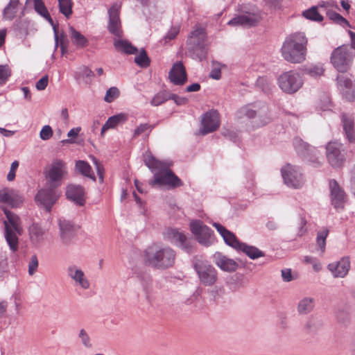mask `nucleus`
Returning a JSON list of instances; mask_svg holds the SVG:
<instances>
[{"instance_id": "9d476101", "label": "nucleus", "mask_w": 355, "mask_h": 355, "mask_svg": "<svg viewBox=\"0 0 355 355\" xmlns=\"http://www.w3.org/2000/svg\"><path fill=\"white\" fill-rule=\"evenodd\" d=\"M163 234L166 240L169 241L184 252L187 253L193 252L195 241L193 239L187 237L183 232L176 228L168 227Z\"/></svg>"}, {"instance_id": "603ef678", "label": "nucleus", "mask_w": 355, "mask_h": 355, "mask_svg": "<svg viewBox=\"0 0 355 355\" xmlns=\"http://www.w3.org/2000/svg\"><path fill=\"white\" fill-rule=\"evenodd\" d=\"M80 130H81L80 127H76V128H71L67 133V137L69 138L62 140L61 143L63 144L75 143V141L73 140V139L76 138L78 135Z\"/></svg>"}, {"instance_id": "20e7f679", "label": "nucleus", "mask_w": 355, "mask_h": 355, "mask_svg": "<svg viewBox=\"0 0 355 355\" xmlns=\"http://www.w3.org/2000/svg\"><path fill=\"white\" fill-rule=\"evenodd\" d=\"M146 262L157 269H166L173 266L175 252L171 248H158L155 245L145 251Z\"/></svg>"}, {"instance_id": "412c9836", "label": "nucleus", "mask_w": 355, "mask_h": 355, "mask_svg": "<svg viewBox=\"0 0 355 355\" xmlns=\"http://www.w3.org/2000/svg\"><path fill=\"white\" fill-rule=\"evenodd\" d=\"M59 236L64 245H71L77 235L80 226L74 223H58Z\"/></svg>"}, {"instance_id": "c85d7f7f", "label": "nucleus", "mask_w": 355, "mask_h": 355, "mask_svg": "<svg viewBox=\"0 0 355 355\" xmlns=\"http://www.w3.org/2000/svg\"><path fill=\"white\" fill-rule=\"evenodd\" d=\"M69 33L71 41L73 45H74L78 49H83L86 48L89 44L88 39L83 35L80 31H77L74 27H69Z\"/></svg>"}, {"instance_id": "9b49d317", "label": "nucleus", "mask_w": 355, "mask_h": 355, "mask_svg": "<svg viewBox=\"0 0 355 355\" xmlns=\"http://www.w3.org/2000/svg\"><path fill=\"white\" fill-rule=\"evenodd\" d=\"M284 182L288 187L298 189L304 182V176L300 167L287 164L281 168Z\"/></svg>"}, {"instance_id": "4be33fe9", "label": "nucleus", "mask_w": 355, "mask_h": 355, "mask_svg": "<svg viewBox=\"0 0 355 355\" xmlns=\"http://www.w3.org/2000/svg\"><path fill=\"white\" fill-rule=\"evenodd\" d=\"M350 258L348 256L342 257L339 261L330 263L327 269L335 278H344L350 269Z\"/></svg>"}, {"instance_id": "bb28decb", "label": "nucleus", "mask_w": 355, "mask_h": 355, "mask_svg": "<svg viewBox=\"0 0 355 355\" xmlns=\"http://www.w3.org/2000/svg\"><path fill=\"white\" fill-rule=\"evenodd\" d=\"M214 262L222 270L233 272L238 268V263L221 252H216L214 254Z\"/></svg>"}, {"instance_id": "c9c22d12", "label": "nucleus", "mask_w": 355, "mask_h": 355, "mask_svg": "<svg viewBox=\"0 0 355 355\" xmlns=\"http://www.w3.org/2000/svg\"><path fill=\"white\" fill-rule=\"evenodd\" d=\"M302 15L306 19L316 22H321L324 19L323 16L318 11V7L315 6L304 10Z\"/></svg>"}, {"instance_id": "5701e85b", "label": "nucleus", "mask_w": 355, "mask_h": 355, "mask_svg": "<svg viewBox=\"0 0 355 355\" xmlns=\"http://www.w3.org/2000/svg\"><path fill=\"white\" fill-rule=\"evenodd\" d=\"M85 189L81 185L71 184L66 188L67 198L77 206H83L85 203Z\"/></svg>"}, {"instance_id": "6ab92c4d", "label": "nucleus", "mask_w": 355, "mask_h": 355, "mask_svg": "<svg viewBox=\"0 0 355 355\" xmlns=\"http://www.w3.org/2000/svg\"><path fill=\"white\" fill-rule=\"evenodd\" d=\"M4 236L10 249L15 252L18 249V236L22 233L20 223H4Z\"/></svg>"}, {"instance_id": "4c0bfd02", "label": "nucleus", "mask_w": 355, "mask_h": 355, "mask_svg": "<svg viewBox=\"0 0 355 355\" xmlns=\"http://www.w3.org/2000/svg\"><path fill=\"white\" fill-rule=\"evenodd\" d=\"M73 6L72 0H58L59 12L67 19H69L72 15Z\"/></svg>"}, {"instance_id": "13d9d810", "label": "nucleus", "mask_w": 355, "mask_h": 355, "mask_svg": "<svg viewBox=\"0 0 355 355\" xmlns=\"http://www.w3.org/2000/svg\"><path fill=\"white\" fill-rule=\"evenodd\" d=\"M180 32V26H172L166 33V35L164 37V40L165 42L168 41H171L176 37Z\"/></svg>"}, {"instance_id": "6e6552de", "label": "nucleus", "mask_w": 355, "mask_h": 355, "mask_svg": "<svg viewBox=\"0 0 355 355\" xmlns=\"http://www.w3.org/2000/svg\"><path fill=\"white\" fill-rule=\"evenodd\" d=\"M277 83L284 92L293 94L302 87L304 81L302 76L298 71L290 70L279 76Z\"/></svg>"}, {"instance_id": "c756f323", "label": "nucleus", "mask_w": 355, "mask_h": 355, "mask_svg": "<svg viewBox=\"0 0 355 355\" xmlns=\"http://www.w3.org/2000/svg\"><path fill=\"white\" fill-rule=\"evenodd\" d=\"M28 232L31 242L37 245L44 240L46 230L41 227L40 223H32L28 228Z\"/></svg>"}, {"instance_id": "3c124183", "label": "nucleus", "mask_w": 355, "mask_h": 355, "mask_svg": "<svg viewBox=\"0 0 355 355\" xmlns=\"http://www.w3.org/2000/svg\"><path fill=\"white\" fill-rule=\"evenodd\" d=\"M305 71L306 74L312 77L317 78L324 73V69L322 66L313 65L306 68Z\"/></svg>"}, {"instance_id": "aec40b11", "label": "nucleus", "mask_w": 355, "mask_h": 355, "mask_svg": "<svg viewBox=\"0 0 355 355\" xmlns=\"http://www.w3.org/2000/svg\"><path fill=\"white\" fill-rule=\"evenodd\" d=\"M28 1L29 0H26V1ZM33 8L35 11L42 17L45 19L52 26L54 33V40L55 41V46L57 47L58 45V23H54L43 0H33Z\"/></svg>"}, {"instance_id": "338daca9", "label": "nucleus", "mask_w": 355, "mask_h": 355, "mask_svg": "<svg viewBox=\"0 0 355 355\" xmlns=\"http://www.w3.org/2000/svg\"><path fill=\"white\" fill-rule=\"evenodd\" d=\"M10 190H8L6 188L0 189V202L6 203L8 201L10 197Z\"/></svg>"}, {"instance_id": "b1692460", "label": "nucleus", "mask_w": 355, "mask_h": 355, "mask_svg": "<svg viewBox=\"0 0 355 355\" xmlns=\"http://www.w3.org/2000/svg\"><path fill=\"white\" fill-rule=\"evenodd\" d=\"M58 196L53 189H41L35 196V200L43 206L46 212H50L56 202Z\"/></svg>"}, {"instance_id": "f257e3e1", "label": "nucleus", "mask_w": 355, "mask_h": 355, "mask_svg": "<svg viewBox=\"0 0 355 355\" xmlns=\"http://www.w3.org/2000/svg\"><path fill=\"white\" fill-rule=\"evenodd\" d=\"M144 162L153 173V179L148 181L152 187L166 186L168 189H173L183 185V182L169 168L170 164L166 162L158 160L151 154L145 157Z\"/></svg>"}, {"instance_id": "a18cd8bd", "label": "nucleus", "mask_w": 355, "mask_h": 355, "mask_svg": "<svg viewBox=\"0 0 355 355\" xmlns=\"http://www.w3.org/2000/svg\"><path fill=\"white\" fill-rule=\"evenodd\" d=\"M137 277L138 279L140 281L144 291L147 293L151 288V276L148 272H139L137 273Z\"/></svg>"}, {"instance_id": "1a4fd4ad", "label": "nucleus", "mask_w": 355, "mask_h": 355, "mask_svg": "<svg viewBox=\"0 0 355 355\" xmlns=\"http://www.w3.org/2000/svg\"><path fill=\"white\" fill-rule=\"evenodd\" d=\"M352 59V51L348 47L344 46L335 49L330 58L331 64L340 73H345L348 71Z\"/></svg>"}, {"instance_id": "a211bd4d", "label": "nucleus", "mask_w": 355, "mask_h": 355, "mask_svg": "<svg viewBox=\"0 0 355 355\" xmlns=\"http://www.w3.org/2000/svg\"><path fill=\"white\" fill-rule=\"evenodd\" d=\"M329 188L331 205L336 209L343 208L347 199V196L343 189L334 179L329 180Z\"/></svg>"}, {"instance_id": "a878e982", "label": "nucleus", "mask_w": 355, "mask_h": 355, "mask_svg": "<svg viewBox=\"0 0 355 355\" xmlns=\"http://www.w3.org/2000/svg\"><path fill=\"white\" fill-rule=\"evenodd\" d=\"M63 162L60 159L53 162L51 164L46 175V178L51 186L58 187L60 184V180L63 175Z\"/></svg>"}, {"instance_id": "58836bf2", "label": "nucleus", "mask_w": 355, "mask_h": 355, "mask_svg": "<svg viewBox=\"0 0 355 355\" xmlns=\"http://www.w3.org/2000/svg\"><path fill=\"white\" fill-rule=\"evenodd\" d=\"M326 15L327 17L336 24L340 25L343 27L349 26V21L345 17L332 10H327L326 11Z\"/></svg>"}, {"instance_id": "680f3d73", "label": "nucleus", "mask_w": 355, "mask_h": 355, "mask_svg": "<svg viewBox=\"0 0 355 355\" xmlns=\"http://www.w3.org/2000/svg\"><path fill=\"white\" fill-rule=\"evenodd\" d=\"M19 166V162L17 161V160H15L14 162H12L11 164V166H10V171L7 175V180L8 181H12L15 180V172Z\"/></svg>"}, {"instance_id": "79ce46f5", "label": "nucleus", "mask_w": 355, "mask_h": 355, "mask_svg": "<svg viewBox=\"0 0 355 355\" xmlns=\"http://www.w3.org/2000/svg\"><path fill=\"white\" fill-rule=\"evenodd\" d=\"M170 93L166 90H162L157 93L150 101L153 106H159L169 100Z\"/></svg>"}, {"instance_id": "6e6d98bb", "label": "nucleus", "mask_w": 355, "mask_h": 355, "mask_svg": "<svg viewBox=\"0 0 355 355\" xmlns=\"http://www.w3.org/2000/svg\"><path fill=\"white\" fill-rule=\"evenodd\" d=\"M38 268V259L35 254L31 256L29 263H28V274L33 275Z\"/></svg>"}, {"instance_id": "e433bc0d", "label": "nucleus", "mask_w": 355, "mask_h": 355, "mask_svg": "<svg viewBox=\"0 0 355 355\" xmlns=\"http://www.w3.org/2000/svg\"><path fill=\"white\" fill-rule=\"evenodd\" d=\"M329 230L327 227H323L322 229L318 230L316 237V245L323 254L325 252L326 239L329 234Z\"/></svg>"}, {"instance_id": "7ed1b4c3", "label": "nucleus", "mask_w": 355, "mask_h": 355, "mask_svg": "<svg viewBox=\"0 0 355 355\" xmlns=\"http://www.w3.org/2000/svg\"><path fill=\"white\" fill-rule=\"evenodd\" d=\"M268 108L262 101L245 105L236 112V117L239 119L246 118L252 121V129L263 126L268 123Z\"/></svg>"}, {"instance_id": "473e14b6", "label": "nucleus", "mask_w": 355, "mask_h": 355, "mask_svg": "<svg viewBox=\"0 0 355 355\" xmlns=\"http://www.w3.org/2000/svg\"><path fill=\"white\" fill-rule=\"evenodd\" d=\"M237 251L243 252L250 259L253 260L265 256V253L257 247L247 245L245 243H241Z\"/></svg>"}, {"instance_id": "09e8293b", "label": "nucleus", "mask_w": 355, "mask_h": 355, "mask_svg": "<svg viewBox=\"0 0 355 355\" xmlns=\"http://www.w3.org/2000/svg\"><path fill=\"white\" fill-rule=\"evenodd\" d=\"M256 85L264 93L269 92L271 89V84L266 77H259L257 80Z\"/></svg>"}, {"instance_id": "f3484780", "label": "nucleus", "mask_w": 355, "mask_h": 355, "mask_svg": "<svg viewBox=\"0 0 355 355\" xmlns=\"http://www.w3.org/2000/svg\"><path fill=\"white\" fill-rule=\"evenodd\" d=\"M121 5L114 3L107 10V30L113 35L121 37V22L119 17Z\"/></svg>"}, {"instance_id": "cd10ccee", "label": "nucleus", "mask_w": 355, "mask_h": 355, "mask_svg": "<svg viewBox=\"0 0 355 355\" xmlns=\"http://www.w3.org/2000/svg\"><path fill=\"white\" fill-rule=\"evenodd\" d=\"M212 224L216 228L220 234L222 236L225 243L237 250L240 245L241 244V242L237 240L235 235L230 231L227 230L220 223Z\"/></svg>"}, {"instance_id": "f704fd0d", "label": "nucleus", "mask_w": 355, "mask_h": 355, "mask_svg": "<svg viewBox=\"0 0 355 355\" xmlns=\"http://www.w3.org/2000/svg\"><path fill=\"white\" fill-rule=\"evenodd\" d=\"M314 306V298L305 297L299 302L297 305V311L301 315H306L313 311Z\"/></svg>"}, {"instance_id": "49530a36", "label": "nucleus", "mask_w": 355, "mask_h": 355, "mask_svg": "<svg viewBox=\"0 0 355 355\" xmlns=\"http://www.w3.org/2000/svg\"><path fill=\"white\" fill-rule=\"evenodd\" d=\"M78 337L84 347L86 349H91L93 347L92 339L85 329H81L79 331Z\"/></svg>"}, {"instance_id": "69168bd1", "label": "nucleus", "mask_w": 355, "mask_h": 355, "mask_svg": "<svg viewBox=\"0 0 355 355\" xmlns=\"http://www.w3.org/2000/svg\"><path fill=\"white\" fill-rule=\"evenodd\" d=\"M282 277L284 282H289L293 280V275L291 269L282 270Z\"/></svg>"}, {"instance_id": "052dcab7", "label": "nucleus", "mask_w": 355, "mask_h": 355, "mask_svg": "<svg viewBox=\"0 0 355 355\" xmlns=\"http://www.w3.org/2000/svg\"><path fill=\"white\" fill-rule=\"evenodd\" d=\"M93 163L96 166V169L97 172V175L98 176L99 182H103L104 179V168L103 166L100 164L98 160L96 157H93Z\"/></svg>"}, {"instance_id": "72a5a7b5", "label": "nucleus", "mask_w": 355, "mask_h": 355, "mask_svg": "<svg viewBox=\"0 0 355 355\" xmlns=\"http://www.w3.org/2000/svg\"><path fill=\"white\" fill-rule=\"evenodd\" d=\"M75 168L76 170L78 171L83 176L89 178L94 181L96 180V177L93 173L92 166L87 161H76Z\"/></svg>"}, {"instance_id": "7c9ffc66", "label": "nucleus", "mask_w": 355, "mask_h": 355, "mask_svg": "<svg viewBox=\"0 0 355 355\" xmlns=\"http://www.w3.org/2000/svg\"><path fill=\"white\" fill-rule=\"evenodd\" d=\"M114 46L117 51L127 55H135L138 52V49L127 40H116L114 42Z\"/></svg>"}, {"instance_id": "ddd939ff", "label": "nucleus", "mask_w": 355, "mask_h": 355, "mask_svg": "<svg viewBox=\"0 0 355 355\" xmlns=\"http://www.w3.org/2000/svg\"><path fill=\"white\" fill-rule=\"evenodd\" d=\"M190 230L198 242L204 246L208 247L215 241L213 230L203 223H190Z\"/></svg>"}, {"instance_id": "f03ea898", "label": "nucleus", "mask_w": 355, "mask_h": 355, "mask_svg": "<svg viewBox=\"0 0 355 355\" xmlns=\"http://www.w3.org/2000/svg\"><path fill=\"white\" fill-rule=\"evenodd\" d=\"M307 39L302 32L286 37L282 46V55L288 62L300 63L305 60Z\"/></svg>"}, {"instance_id": "de8ad7c7", "label": "nucleus", "mask_w": 355, "mask_h": 355, "mask_svg": "<svg viewBox=\"0 0 355 355\" xmlns=\"http://www.w3.org/2000/svg\"><path fill=\"white\" fill-rule=\"evenodd\" d=\"M11 76V70L8 64H0V85H4Z\"/></svg>"}, {"instance_id": "8fccbe9b", "label": "nucleus", "mask_w": 355, "mask_h": 355, "mask_svg": "<svg viewBox=\"0 0 355 355\" xmlns=\"http://www.w3.org/2000/svg\"><path fill=\"white\" fill-rule=\"evenodd\" d=\"M119 90L116 87H112L109 88L104 97V101L107 103H112L119 96Z\"/></svg>"}, {"instance_id": "5fc2aeb1", "label": "nucleus", "mask_w": 355, "mask_h": 355, "mask_svg": "<svg viewBox=\"0 0 355 355\" xmlns=\"http://www.w3.org/2000/svg\"><path fill=\"white\" fill-rule=\"evenodd\" d=\"M154 128L155 125H149L148 123H141L134 130L132 137L136 138L148 130H149V132H150Z\"/></svg>"}, {"instance_id": "e2e57ef3", "label": "nucleus", "mask_w": 355, "mask_h": 355, "mask_svg": "<svg viewBox=\"0 0 355 355\" xmlns=\"http://www.w3.org/2000/svg\"><path fill=\"white\" fill-rule=\"evenodd\" d=\"M2 210L7 218V221L3 220V222H17L19 217L15 214H14L5 207H2Z\"/></svg>"}, {"instance_id": "0e129e2a", "label": "nucleus", "mask_w": 355, "mask_h": 355, "mask_svg": "<svg viewBox=\"0 0 355 355\" xmlns=\"http://www.w3.org/2000/svg\"><path fill=\"white\" fill-rule=\"evenodd\" d=\"M49 83V77L47 75L42 76L36 82L35 87L38 91H42L46 89Z\"/></svg>"}, {"instance_id": "2eb2a0df", "label": "nucleus", "mask_w": 355, "mask_h": 355, "mask_svg": "<svg viewBox=\"0 0 355 355\" xmlns=\"http://www.w3.org/2000/svg\"><path fill=\"white\" fill-rule=\"evenodd\" d=\"M220 126V117L216 110H210L202 116L200 132L206 135L216 131Z\"/></svg>"}, {"instance_id": "dca6fc26", "label": "nucleus", "mask_w": 355, "mask_h": 355, "mask_svg": "<svg viewBox=\"0 0 355 355\" xmlns=\"http://www.w3.org/2000/svg\"><path fill=\"white\" fill-rule=\"evenodd\" d=\"M66 272L67 277L73 282L74 286L83 290H87L90 288V282L80 266L76 264H71L67 266Z\"/></svg>"}, {"instance_id": "c03bdc74", "label": "nucleus", "mask_w": 355, "mask_h": 355, "mask_svg": "<svg viewBox=\"0 0 355 355\" xmlns=\"http://www.w3.org/2000/svg\"><path fill=\"white\" fill-rule=\"evenodd\" d=\"M17 8V6L10 1L3 10V18L6 20L12 21L16 16Z\"/></svg>"}, {"instance_id": "423d86ee", "label": "nucleus", "mask_w": 355, "mask_h": 355, "mask_svg": "<svg viewBox=\"0 0 355 355\" xmlns=\"http://www.w3.org/2000/svg\"><path fill=\"white\" fill-rule=\"evenodd\" d=\"M239 11L240 14L230 19L228 25L252 27L257 26L263 19V12L254 5L243 4Z\"/></svg>"}, {"instance_id": "774afa93", "label": "nucleus", "mask_w": 355, "mask_h": 355, "mask_svg": "<svg viewBox=\"0 0 355 355\" xmlns=\"http://www.w3.org/2000/svg\"><path fill=\"white\" fill-rule=\"evenodd\" d=\"M248 202L247 200H241L239 202H230V204L236 210H243L248 206Z\"/></svg>"}, {"instance_id": "4468645a", "label": "nucleus", "mask_w": 355, "mask_h": 355, "mask_svg": "<svg viewBox=\"0 0 355 355\" xmlns=\"http://www.w3.org/2000/svg\"><path fill=\"white\" fill-rule=\"evenodd\" d=\"M293 144L297 155L300 156L304 161L308 162H316L318 151L315 147L311 146L298 137L293 139Z\"/></svg>"}, {"instance_id": "4d7b16f0", "label": "nucleus", "mask_w": 355, "mask_h": 355, "mask_svg": "<svg viewBox=\"0 0 355 355\" xmlns=\"http://www.w3.org/2000/svg\"><path fill=\"white\" fill-rule=\"evenodd\" d=\"M53 135V130L49 125H46L42 127L40 132V137L41 139L46 141L49 139Z\"/></svg>"}, {"instance_id": "37998d69", "label": "nucleus", "mask_w": 355, "mask_h": 355, "mask_svg": "<svg viewBox=\"0 0 355 355\" xmlns=\"http://www.w3.org/2000/svg\"><path fill=\"white\" fill-rule=\"evenodd\" d=\"M8 199L6 203L12 208L19 207L24 202L23 196L15 192L13 189H10V194Z\"/></svg>"}, {"instance_id": "393cba45", "label": "nucleus", "mask_w": 355, "mask_h": 355, "mask_svg": "<svg viewBox=\"0 0 355 355\" xmlns=\"http://www.w3.org/2000/svg\"><path fill=\"white\" fill-rule=\"evenodd\" d=\"M170 81L175 85H183L187 81L185 67L181 61L175 62L168 73Z\"/></svg>"}, {"instance_id": "a19ab883", "label": "nucleus", "mask_w": 355, "mask_h": 355, "mask_svg": "<svg viewBox=\"0 0 355 355\" xmlns=\"http://www.w3.org/2000/svg\"><path fill=\"white\" fill-rule=\"evenodd\" d=\"M135 62L141 68H147L150 64V59L146 50L142 48L139 54L135 58Z\"/></svg>"}, {"instance_id": "864d4df0", "label": "nucleus", "mask_w": 355, "mask_h": 355, "mask_svg": "<svg viewBox=\"0 0 355 355\" xmlns=\"http://www.w3.org/2000/svg\"><path fill=\"white\" fill-rule=\"evenodd\" d=\"M338 85L340 87L349 89L352 87V82L351 79L345 75H338L336 78Z\"/></svg>"}, {"instance_id": "f8f14e48", "label": "nucleus", "mask_w": 355, "mask_h": 355, "mask_svg": "<svg viewBox=\"0 0 355 355\" xmlns=\"http://www.w3.org/2000/svg\"><path fill=\"white\" fill-rule=\"evenodd\" d=\"M326 155L329 163L333 167L341 166L345 160L343 144L337 141H329L326 146Z\"/></svg>"}, {"instance_id": "bf43d9fd", "label": "nucleus", "mask_w": 355, "mask_h": 355, "mask_svg": "<svg viewBox=\"0 0 355 355\" xmlns=\"http://www.w3.org/2000/svg\"><path fill=\"white\" fill-rule=\"evenodd\" d=\"M169 100H173L177 105H184L188 103L189 100L186 97L180 96L175 94H171Z\"/></svg>"}, {"instance_id": "0eeeda50", "label": "nucleus", "mask_w": 355, "mask_h": 355, "mask_svg": "<svg viewBox=\"0 0 355 355\" xmlns=\"http://www.w3.org/2000/svg\"><path fill=\"white\" fill-rule=\"evenodd\" d=\"M192 263L201 284L211 286L217 282V270L208 261L196 256L193 258Z\"/></svg>"}, {"instance_id": "ea45409f", "label": "nucleus", "mask_w": 355, "mask_h": 355, "mask_svg": "<svg viewBox=\"0 0 355 355\" xmlns=\"http://www.w3.org/2000/svg\"><path fill=\"white\" fill-rule=\"evenodd\" d=\"M128 119V116L125 113H119L110 116L107 121L106 125L110 127L111 129L116 128L119 124L125 123Z\"/></svg>"}, {"instance_id": "39448f33", "label": "nucleus", "mask_w": 355, "mask_h": 355, "mask_svg": "<svg viewBox=\"0 0 355 355\" xmlns=\"http://www.w3.org/2000/svg\"><path fill=\"white\" fill-rule=\"evenodd\" d=\"M206 38L207 33L202 28H197L191 32L187 40L186 49L189 55L193 60L201 62L206 58L207 55Z\"/></svg>"}, {"instance_id": "2f4dec72", "label": "nucleus", "mask_w": 355, "mask_h": 355, "mask_svg": "<svg viewBox=\"0 0 355 355\" xmlns=\"http://www.w3.org/2000/svg\"><path fill=\"white\" fill-rule=\"evenodd\" d=\"M341 121L347 139L349 142H354L355 141V132L353 120L347 117L345 114H343L341 115Z\"/></svg>"}]
</instances>
